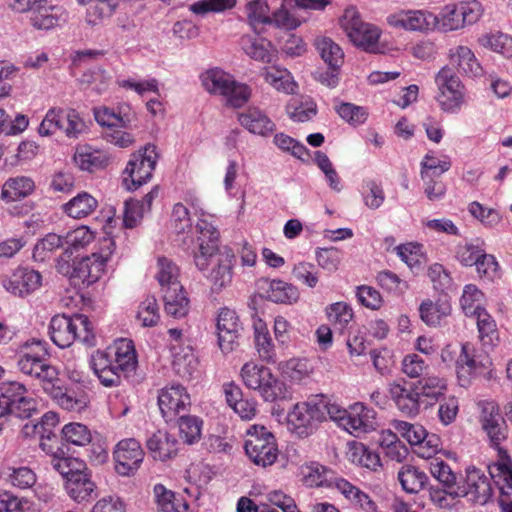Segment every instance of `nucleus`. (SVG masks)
Segmentation results:
<instances>
[{
  "label": "nucleus",
  "mask_w": 512,
  "mask_h": 512,
  "mask_svg": "<svg viewBox=\"0 0 512 512\" xmlns=\"http://www.w3.org/2000/svg\"><path fill=\"white\" fill-rule=\"evenodd\" d=\"M49 333L51 340L60 348L69 347L75 341L87 346L96 344L91 322L83 314L55 315L50 321Z\"/></svg>",
  "instance_id": "3"
},
{
  "label": "nucleus",
  "mask_w": 512,
  "mask_h": 512,
  "mask_svg": "<svg viewBox=\"0 0 512 512\" xmlns=\"http://www.w3.org/2000/svg\"><path fill=\"white\" fill-rule=\"evenodd\" d=\"M477 319L479 337L484 345H492L498 338L496 323L491 315L483 308L473 315Z\"/></svg>",
  "instance_id": "51"
},
{
  "label": "nucleus",
  "mask_w": 512,
  "mask_h": 512,
  "mask_svg": "<svg viewBox=\"0 0 512 512\" xmlns=\"http://www.w3.org/2000/svg\"><path fill=\"white\" fill-rule=\"evenodd\" d=\"M336 489L365 512H377V505L370 496L347 480H339Z\"/></svg>",
  "instance_id": "39"
},
{
  "label": "nucleus",
  "mask_w": 512,
  "mask_h": 512,
  "mask_svg": "<svg viewBox=\"0 0 512 512\" xmlns=\"http://www.w3.org/2000/svg\"><path fill=\"white\" fill-rule=\"evenodd\" d=\"M323 419L322 407L315 402L297 403L287 416L289 426L300 437L311 434Z\"/></svg>",
  "instance_id": "11"
},
{
  "label": "nucleus",
  "mask_w": 512,
  "mask_h": 512,
  "mask_svg": "<svg viewBox=\"0 0 512 512\" xmlns=\"http://www.w3.org/2000/svg\"><path fill=\"white\" fill-rule=\"evenodd\" d=\"M245 452L257 466L272 465L279 454L274 435L264 426L253 425L247 430Z\"/></svg>",
  "instance_id": "7"
},
{
  "label": "nucleus",
  "mask_w": 512,
  "mask_h": 512,
  "mask_svg": "<svg viewBox=\"0 0 512 512\" xmlns=\"http://www.w3.org/2000/svg\"><path fill=\"white\" fill-rule=\"evenodd\" d=\"M180 437L187 444H194L200 440L202 420L192 415H182L178 419Z\"/></svg>",
  "instance_id": "47"
},
{
  "label": "nucleus",
  "mask_w": 512,
  "mask_h": 512,
  "mask_svg": "<svg viewBox=\"0 0 512 512\" xmlns=\"http://www.w3.org/2000/svg\"><path fill=\"white\" fill-rule=\"evenodd\" d=\"M255 346L261 359L267 362L275 361V349L269 333L262 325L255 330Z\"/></svg>",
  "instance_id": "61"
},
{
  "label": "nucleus",
  "mask_w": 512,
  "mask_h": 512,
  "mask_svg": "<svg viewBox=\"0 0 512 512\" xmlns=\"http://www.w3.org/2000/svg\"><path fill=\"white\" fill-rule=\"evenodd\" d=\"M459 363L456 373L462 386L468 385L472 378L484 375L491 365L489 360L486 362L477 360L474 349L469 343L462 344V356Z\"/></svg>",
  "instance_id": "20"
},
{
  "label": "nucleus",
  "mask_w": 512,
  "mask_h": 512,
  "mask_svg": "<svg viewBox=\"0 0 512 512\" xmlns=\"http://www.w3.org/2000/svg\"><path fill=\"white\" fill-rule=\"evenodd\" d=\"M240 45L243 51L252 59L258 61H269L270 42L264 38L252 35H244L241 37Z\"/></svg>",
  "instance_id": "44"
},
{
  "label": "nucleus",
  "mask_w": 512,
  "mask_h": 512,
  "mask_svg": "<svg viewBox=\"0 0 512 512\" xmlns=\"http://www.w3.org/2000/svg\"><path fill=\"white\" fill-rule=\"evenodd\" d=\"M482 428L487 433L491 443L498 446L506 437V425L494 402L480 403Z\"/></svg>",
  "instance_id": "18"
},
{
  "label": "nucleus",
  "mask_w": 512,
  "mask_h": 512,
  "mask_svg": "<svg viewBox=\"0 0 512 512\" xmlns=\"http://www.w3.org/2000/svg\"><path fill=\"white\" fill-rule=\"evenodd\" d=\"M240 124L253 134L266 136L273 132L274 123L258 108H249L239 114Z\"/></svg>",
  "instance_id": "30"
},
{
  "label": "nucleus",
  "mask_w": 512,
  "mask_h": 512,
  "mask_svg": "<svg viewBox=\"0 0 512 512\" xmlns=\"http://www.w3.org/2000/svg\"><path fill=\"white\" fill-rule=\"evenodd\" d=\"M47 3L39 4L29 17L30 24L36 30L48 31L58 27L60 21H65L62 19V14H58L57 9L53 6H48Z\"/></svg>",
  "instance_id": "34"
},
{
  "label": "nucleus",
  "mask_w": 512,
  "mask_h": 512,
  "mask_svg": "<svg viewBox=\"0 0 512 512\" xmlns=\"http://www.w3.org/2000/svg\"><path fill=\"white\" fill-rule=\"evenodd\" d=\"M340 26L355 46L368 52L377 53L380 51L378 47L379 29L364 22L356 8L349 7L344 11L340 18Z\"/></svg>",
  "instance_id": "6"
},
{
  "label": "nucleus",
  "mask_w": 512,
  "mask_h": 512,
  "mask_svg": "<svg viewBox=\"0 0 512 512\" xmlns=\"http://www.w3.org/2000/svg\"><path fill=\"white\" fill-rule=\"evenodd\" d=\"M96 488L97 486L92 481L86 467L80 472L74 473L65 485L68 495L77 503L89 501L96 496Z\"/></svg>",
  "instance_id": "22"
},
{
  "label": "nucleus",
  "mask_w": 512,
  "mask_h": 512,
  "mask_svg": "<svg viewBox=\"0 0 512 512\" xmlns=\"http://www.w3.org/2000/svg\"><path fill=\"white\" fill-rule=\"evenodd\" d=\"M116 368H120L124 375L135 370L137 365L136 351L134 344L129 339H118L113 346L108 347Z\"/></svg>",
  "instance_id": "27"
},
{
  "label": "nucleus",
  "mask_w": 512,
  "mask_h": 512,
  "mask_svg": "<svg viewBox=\"0 0 512 512\" xmlns=\"http://www.w3.org/2000/svg\"><path fill=\"white\" fill-rule=\"evenodd\" d=\"M51 457L52 467L65 477L67 481H69V478L74 473L80 472L85 468V463L77 458L67 457L66 455H54Z\"/></svg>",
  "instance_id": "58"
},
{
  "label": "nucleus",
  "mask_w": 512,
  "mask_h": 512,
  "mask_svg": "<svg viewBox=\"0 0 512 512\" xmlns=\"http://www.w3.org/2000/svg\"><path fill=\"white\" fill-rule=\"evenodd\" d=\"M244 384L257 390L265 401L273 402L285 397V385L267 367L253 362L246 363L241 370Z\"/></svg>",
  "instance_id": "8"
},
{
  "label": "nucleus",
  "mask_w": 512,
  "mask_h": 512,
  "mask_svg": "<svg viewBox=\"0 0 512 512\" xmlns=\"http://www.w3.org/2000/svg\"><path fill=\"white\" fill-rule=\"evenodd\" d=\"M146 446L153 458L160 461L171 459L177 454L178 441L166 431L158 430L146 441Z\"/></svg>",
  "instance_id": "25"
},
{
  "label": "nucleus",
  "mask_w": 512,
  "mask_h": 512,
  "mask_svg": "<svg viewBox=\"0 0 512 512\" xmlns=\"http://www.w3.org/2000/svg\"><path fill=\"white\" fill-rule=\"evenodd\" d=\"M115 243L111 238H103L100 243V251L93 252L90 256L83 257L79 261L71 258L59 257L57 271L69 277L73 285L89 286L96 282L104 272L105 265L114 251Z\"/></svg>",
  "instance_id": "2"
},
{
  "label": "nucleus",
  "mask_w": 512,
  "mask_h": 512,
  "mask_svg": "<svg viewBox=\"0 0 512 512\" xmlns=\"http://www.w3.org/2000/svg\"><path fill=\"white\" fill-rule=\"evenodd\" d=\"M97 205L98 202L93 196L82 192L65 204L64 210L70 217L80 219L91 214Z\"/></svg>",
  "instance_id": "42"
},
{
  "label": "nucleus",
  "mask_w": 512,
  "mask_h": 512,
  "mask_svg": "<svg viewBox=\"0 0 512 512\" xmlns=\"http://www.w3.org/2000/svg\"><path fill=\"white\" fill-rule=\"evenodd\" d=\"M449 59L459 72L469 77H478L483 74L482 66L473 51L467 46L459 45L450 49Z\"/></svg>",
  "instance_id": "26"
},
{
  "label": "nucleus",
  "mask_w": 512,
  "mask_h": 512,
  "mask_svg": "<svg viewBox=\"0 0 512 512\" xmlns=\"http://www.w3.org/2000/svg\"><path fill=\"white\" fill-rule=\"evenodd\" d=\"M457 488L460 497H468L471 502L481 505L486 504L492 494L489 478L475 467L466 469L465 485Z\"/></svg>",
  "instance_id": "17"
},
{
  "label": "nucleus",
  "mask_w": 512,
  "mask_h": 512,
  "mask_svg": "<svg viewBox=\"0 0 512 512\" xmlns=\"http://www.w3.org/2000/svg\"><path fill=\"white\" fill-rule=\"evenodd\" d=\"M37 413V401L28 395L23 384L9 382L0 386V418L13 415L29 419Z\"/></svg>",
  "instance_id": "5"
},
{
  "label": "nucleus",
  "mask_w": 512,
  "mask_h": 512,
  "mask_svg": "<svg viewBox=\"0 0 512 512\" xmlns=\"http://www.w3.org/2000/svg\"><path fill=\"white\" fill-rule=\"evenodd\" d=\"M173 368L182 378H190L198 368V359L190 347L174 353Z\"/></svg>",
  "instance_id": "46"
},
{
  "label": "nucleus",
  "mask_w": 512,
  "mask_h": 512,
  "mask_svg": "<svg viewBox=\"0 0 512 512\" xmlns=\"http://www.w3.org/2000/svg\"><path fill=\"white\" fill-rule=\"evenodd\" d=\"M189 234H191L192 237L195 236V238H193V242H195L196 245L193 251L194 256L202 253L208 254L220 248L218 245V230L212 222L208 221L203 216L199 218L197 224L192 228Z\"/></svg>",
  "instance_id": "19"
},
{
  "label": "nucleus",
  "mask_w": 512,
  "mask_h": 512,
  "mask_svg": "<svg viewBox=\"0 0 512 512\" xmlns=\"http://www.w3.org/2000/svg\"><path fill=\"white\" fill-rule=\"evenodd\" d=\"M234 260V252L227 246L194 256L196 267L211 281L214 291H220L231 283Z\"/></svg>",
  "instance_id": "4"
},
{
  "label": "nucleus",
  "mask_w": 512,
  "mask_h": 512,
  "mask_svg": "<svg viewBox=\"0 0 512 512\" xmlns=\"http://www.w3.org/2000/svg\"><path fill=\"white\" fill-rule=\"evenodd\" d=\"M8 471V481L14 487L27 489L36 483V474L29 467H11Z\"/></svg>",
  "instance_id": "63"
},
{
  "label": "nucleus",
  "mask_w": 512,
  "mask_h": 512,
  "mask_svg": "<svg viewBox=\"0 0 512 512\" xmlns=\"http://www.w3.org/2000/svg\"><path fill=\"white\" fill-rule=\"evenodd\" d=\"M376 426V412L373 409L365 407L362 403H355L350 407L345 430L350 433H367L375 430Z\"/></svg>",
  "instance_id": "24"
},
{
  "label": "nucleus",
  "mask_w": 512,
  "mask_h": 512,
  "mask_svg": "<svg viewBox=\"0 0 512 512\" xmlns=\"http://www.w3.org/2000/svg\"><path fill=\"white\" fill-rule=\"evenodd\" d=\"M398 480L407 493H418L428 481L427 475L413 465H404L398 472Z\"/></svg>",
  "instance_id": "38"
},
{
  "label": "nucleus",
  "mask_w": 512,
  "mask_h": 512,
  "mask_svg": "<svg viewBox=\"0 0 512 512\" xmlns=\"http://www.w3.org/2000/svg\"><path fill=\"white\" fill-rule=\"evenodd\" d=\"M263 75L265 81L277 91H281L286 94L295 93L297 85L293 81L290 72L286 69H279L276 67L267 68Z\"/></svg>",
  "instance_id": "43"
},
{
  "label": "nucleus",
  "mask_w": 512,
  "mask_h": 512,
  "mask_svg": "<svg viewBox=\"0 0 512 512\" xmlns=\"http://www.w3.org/2000/svg\"><path fill=\"white\" fill-rule=\"evenodd\" d=\"M414 386L425 405H432L447 389L446 381L438 376H424Z\"/></svg>",
  "instance_id": "35"
},
{
  "label": "nucleus",
  "mask_w": 512,
  "mask_h": 512,
  "mask_svg": "<svg viewBox=\"0 0 512 512\" xmlns=\"http://www.w3.org/2000/svg\"><path fill=\"white\" fill-rule=\"evenodd\" d=\"M157 267L158 271L155 277L162 291L170 286H174V283H180L178 280L179 269L172 260L166 257H159Z\"/></svg>",
  "instance_id": "50"
},
{
  "label": "nucleus",
  "mask_w": 512,
  "mask_h": 512,
  "mask_svg": "<svg viewBox=\"0 0 512 512\" xmlns=\"http://www.w3.org/2000/svg\"><path fill=\"white\" fill-rule=\"evenodd\" d=\"M34 189L35 183L30 177L16 176L6 180L1 196L7 201H16L27 197Z\"/></svg>",
  "instance_id": "36"
},
{
  "label": "nucleus",
  "mask_w": 512,
  "mask_h": 512,
  "mask_svg": "<svg viewBox=\"0 0 512 512\" xmlns=\"http://www.w3.org/2000/svg\"><path fill=\"white\" fill-rule=\"evenodd\" d=\"M376 279L382 289L395 295H402L408 289V283L389 270L379 272Z\"/></svg>",
  "instance_id": "62"
},
{
  "label": "nucleus",
  "mask_w": 512,
  "mask_h": 512,
  "mask_svg": "<svg viewBox=\"0 0 512 512\" xmlns=\"http://www.w3.org/2000/svg\"><path fill=\"white\" fill-rule=\"evenodd\" d=\"M190 404V395L180 384L166 386L159 392L158 405L166 422L172 421L180 412L186 411Z\"/></svg>",
  "instance_id": "15"
},
{
  "label": "nucleus",
  "mask_w": 512,
  "mask_h": 512,
  "mask_svg": "<svg viewBox=\"0 0 512 512\" xmlns=\"http://www.w3.org/2000/svg\"><path fill=\"white\" fill-rule=\"evenodd\" d=\"M303 483L308 487H335L343 478H338L333 470L318 463L311 462L301 467Z\"/></svg>",
  "instance_id": "23"
},
{
  "label": "nucleus",
  "mask_w": 512,
  "mask_h": 512,
  "mask_svg": "<svg viewBox=\"0 0 512 512\" xmlns=\"http://www.w3.org/2000/svg\"><path fill=\"white\" fill-rule=\"evenodd\" d=\"M483 297L484 294L477 286L468 284L464 287L460 304L466 316L474 315L475 312L483 309V307H481Z\"/></svg>",
  "instance_id": "56"
},
{
  "label": "nucleus",
  "mask_w": 512,
  "mask_h": 512,
  "mask_svg": "<svg viewBox=\"0 0 512 512\" xmlns=\"http://www.w3.org/2000/svg\"><path fill=\"white\" fill-rule=\"evenodd\" d=\"M431 475L446 489L457 488V476L451 467L440 458H433L429 463Z\"/></svg>",
  "instance_id": "49"
},
{
  "label": "nucleus",
  "mask_w": 512,
  "mask_h": 512,
  "mask_svg": "<svg viewBox=\"0 0 512 512\" xmlns=\"http://www.w3.org/2000/svg\"><path fill=\"white\" fill-rule=\"evenodd\" d=\"M137 319L143 327L156 326L160 320L157 300L153 296L147 297L139 305Z\"/></svg>",
  "instance_id": "55"
},
{
  "label": "nucleus",
  "mask_w": 512,
  "mask_h": 512,
  "mask_svg": "<svg viewBox=\"0 0 512 512\" xmlns=\"http://www.w3.org/2000/svg\"><path fill=\"white\" fill-rule=\"evenodd\" d=\"M327 317L335 329L343 331L352 320L353 311L346 303L337 302L327 308Z\"/></svg>",
  "instance_id": "54"
},
{
  "label": "nucleus",
  "mask_w": 512,
  "mask_h": 512,
  "mask_svg": "<svg viewBox=\"0 0 512 512\" xmlns=\"http://www.w3.org/2000/svg\"><path fill=\"white\" fill-rule=\"evenodd\" d=\"M94 116L98 124L106 126L110 130L114 128H129L132 121L126 113L122 114L121 111L116 113L108 107L95 108Z\"/></svg>",
  "instance_id": "45"
},
{
  "label": "nucleus",
  "mask_w": 512,
  "mask_h": 512,
  "mask_svg": "<svg viewBox=\"0 0 512 512\" xmlns=\"http://www.w3.org/2000/svg\"><path fill=\"white\" fill-rule=\"evenodd\" d=\"M465 88L441 92L437 96L440 108L444 112L457 113L464 104Z\"/></svg>",
  "instance_id": "64"
},
{
  "label": "nucleus",
  "mask_w": 512,
  "mask_h": 512,
  "mask_svg": "<svg viewBox=\"0 0 512 512\" xmlns=\"http://www.w3.org/2000/svg\"><path fill=\"white\" fill-rule=\"evenodd\" d=\"M53 426H45L44 430L40 435V447L47 454L54 455H66V444H64L59 436L52 431Z\"/></svg>",
  "instance_id": "57"
},
{
  "label": "nucleus",
  "mask_w": 512,
  "mask_h": 512,
  "mask_svg": "<svg viewBox=\"0 0 512 512\" xmlns=\"http://www.w3.org/2000/svg\"><path fill=\"white\" fill-rule=\"evenodd\" d=\"M388 390L398 409L408 416L417 415L421 404H424L414 385L407 389L398 383H391Z\"/></svg>",
  "instance_id": "21"
},
{
  "label": "nucleus",
  "mask_w": 512,
  "mask_h": 512,
  "mask_svg": "<svg viewBox=\"0 0 512 512\" xmlns=\"http://www.w3.org/2000/svg\"><path fill=\"white\" fill-rule=\"evenodd\" d=\"M173 285L162 291L165 311L174 318H182L189 311V300L181 283Z\"/></svg>",
  "instance_id": "28"
},
{
  "label": "nucleus",
  "mask_w": 512,
  "mask_h": 512,
  "mask_svg": "<svg viewBox=\"0 0 512 512\" xmlns=\"http://www.w3.org/2000/svg\"><path fill=\"white\" fill-rule=\"evenodd\" d=\"M113 457L116 472L122 476H130L139 469L143 462L144 451L136 439H123L116 445Z\"/></svg>",
  "instance_id": "12"
},
{
  "label": "nucleus",
  "mask_w": 512,
  "mask_h": 512,
  "mask_svg": "<svg viewBox=\"0 0 512 512\" xmlns=\"http://www.w3.org/2000/svg\"><path fill=\"white\" fill-rule=\"evenodd\" d=\"M264 284L266 297L272 302L292 304L299 299L298 289L290 283L282 280H266Z\"/></svg>",
  "instance_id": "32"
},
{
  "label": "nucleus",
  "mask_w": 512,
  "mask_h": 512,
  "mask_svg": "<svg viewBox=\"0 0 512 512\" xmlns=\"http://www.w3.org/2000/svg\"><path fill=\"white\" fill-rule=\"evenodd\" d=\"M109 157L100 150L92 149L89 146L77 148L74 154L75 164L83 171L95 172L107 166Z\"/></svg>",
  "instance_id": "31"
},
{
  "label": "nucleus",
  "mask_w": 512,
  "mask_h": 512,
  "mask_svg": "<svg viewBox=\"0 0 512 512\" xmlns=\"http://www.w3.org/2000/svg\"><path fill=\"white\" fill-rule=\"evenodd\" d=\"M158 154L154 145H147L143 150L134 153L129 160L125 173L128 177L123 179V183L128 190L138 189L149 181L155 170Z\"/></svg>",
  "instance_id": "10"
},
{
  "label": "nucleus",
  "mask_w": 512,
  "mask_h": 512,
  "mask_svg": "<svg viewBox=\"0 0 512 512\" xmlns=\"http://www.w3.org/2000/svg\"><path fill=\"white\" fill-rule=\"evenodd\" d=\"M395 430L406 439L411 445H422L427 436L425 428L419 424H411L405 421H395Z\"/></svg>",
  "instance_id": "59"
},
{
  "label": "nucleus",
  "mask_w": 512,
  "mask_h": 512,
  "mask_svg": "<svg viewBox=\"0 0 512 512\" xmlns=\"http://www.w3.org/2000/svg\"><path fill=\"white\" fill-rule=\"evenodd\" d=\"M61 433L62 439H64L66 443L75 446H86L92 440L91 431L86 425L81 423L66 424L62 428Z\"/></svg>",
  "instance_id": "52"
},
{
  "label": "nucleus",
  "mask_w": 512,
  "mask_h": 512,
  "mask_svg": "<svg viewBox=\"0 0 512 512\" xmlns=\"http://www.w3.org/2000/svg\"><path fill=\"white\" fill-rule=\"evenodd\" d=\"M429 497L432 503L442 509H451L455 506L456 500L460 498L458 488L446 489L431 487Z\"/></svg>",
  "instance_id": "60"
},
{
  "label": "nucleus",
  "mask_w": 512,
  "mask_h": 512,
  "mask_svg": "<svg viewBox=\"0 0 512 512\" xmlns=\"http://www.w3.org/2000/svg\"><path fill=\"white\" fill-rule=\"evenodd\" d=\"M200 79L207 92L223 96L227 94L233 77L219 68H212L202 73Z\"/></svg>",
  "instance_id": "37"
},
{
  "label": "nucleus",
  "mask_w": 512,
  "mask_h": 512,
  "mask_svg": "<svg viewBox=\"0 0 512 512\" xmlns=\"http://www.w3.org/2000/svg\"><path fill=\"white\" fill-rule=\"evenodd\" d=\"M29 352L20 355L18 368L23 373L35 378L43 391L49 395L60 407L68 411L80 412L87 407L88 398L77 396L68 391L65 380L60 377L56 366L44 359L40 352L46 354L42 341H33L28 345Z\"/></svg>",
  "instance_id": "1"
},
{
  "label": "nucleus",
  "mask_w": 512,
  "mask_h": 512,
  "mask_svg": "<svg viewBox=\"0 0 512 512\" xmlns=\"http://www.w3.org/2000/svg\"><path fill=\"white\" fill-rule=\"evenodd\" d=\"M41 280L42 277L39 272L24 267H18L2 278V285L9 293L15 296L25 297L41 286Z\"/></svg>",
  "instance_id": "16"
},
{
  "label": "nucleus",
  "mask_w": 512,
  "mask_h": 512,
  "mask_svg": "<svg viewBox=\"0 0 512 512\" xmlns=\"http://www.w3.org/2000/svg\"><path fill=\"white\" fill-rule=\"evenodd\" d=\"M153 493L157 507L162 512H186L188 509V504L181 495H177L162 484H156Z\"/></svg>",
  "instance_id": "33"
},
{
  "label": "nucleus",
  "mask_w": 512,
  "mask_h": 512,
  "mask_svg": "<svg viewBox=\"0 0 512 512\" xmlns=\"http://www.w3.org/2000/svg\"><path fill=\"white\" fill-rule=\"evenodd\" d=\"M437 26L435 30L449 32L463 28L459 7L454 4L443 7L438 15H436Z\"/></svg>",
  "instance_id": "48"
},
{
  "label": "nucleus",
  "mask_w": 512,
  "mask_h": 512,
  "mask_svg": "<svg viewBox=\"0 0 512 512\" xmlns=\"http://www.w3.org/2000/svg\"><path fill=\"white\" fill-rule=\"evenodd\" d=\"M450 314L451 306L445 300L433 302L430 299H426L419 306L421 320L431 327L440 326Z\"/></svg>",
  "instance_id": "29"
},
{
  "label": "nucleus",
  "mask_w": 512,
  "mask_h": 512,
  "mask_svg": "<svg viewBox=\"0 0 512 512\" xmlns=\"http://www.w3.org/2000/svg\"><path fill=\"white\" fill-rule=\"evenodd\" d=\"M315 46L329 68H340L343 64L344 53L337 43L328 37H318L315 40Z\"/></svg>",
  "instance_id": "40"
},
{
  "label": "nucleus",
  "mask_w": 512,
  "mask_h": 512,
  "mask_svg": "<svg viewBox=\"0 0 512 512\" xmlns=\"http://www.w3.org/2000/svg\"><path fill=\"white\" fill-rule=\"evenodd\" d=\"M240 322L236 312L227 307L221 308L216 318L218 345L225 354L238 346Z\"/></svg>",
  "instance_id": "14"
},
{
  "label": "nucleus",
  "mask_w": 512,
  "mask_h": 512,
  "mask_svg": "<svg viewBox=\"0 0 512 512\" xmlns=\"http://www.w3.org/2000/svg\"><path fill=\"white\" fill-rule=\"evenodd\" d=\"M483 47L490 48L503 56L512 57V37L503 33L484 35L479 39Z\"/></svg>",
  "instance_id": "53"
},
{
  "label": "nucleus",
  "mask_w": 512,
  "mask_h": 512,
  "mask_svg": "<svg viewBox=\"0 0 512 512\" xmlns=\"http://www.w3.org/2000/svg\"><path fill=\"white\" fill-rule=\"evenodd\" d=\"M387 22L394 28L419 32L433 31L438 23L436 15L425 10H401L389 15Z\"/></svg>",
  "instance_id": "13"
},
{
  "label": "nucleus",
  "mask_w": 512,
  "mask_h": 512,
  "mask_svg": "<svg viewBox=\"0 0 512 512\" xmlns=\"http://www.w3.org/2000/svg\"><path fill=\"white\" fill-rule=\"evenodd\" d=\"M94 238L93 232L86 226H79L64 236L66 248L60 257L72 258L74 251L87 246Z\"/></svg>",
  "instance_id": "41"
},
{
  "label": "nucleus",
  "mask_w": 512,
  "mask_h": 512,
  "mask_svg": "<svg viewBox=\"0 0 512 512\" xmlns=\"http://www.w3.org/2000/svg\"><path fill=\"white\" fill-rule=\"evenodd\" d=\"M329 0H284L270 17V23L284 30H293L306 21L308 10H323Z\"/></svg>",
  "instance_id": "9"
}]
</instances>
